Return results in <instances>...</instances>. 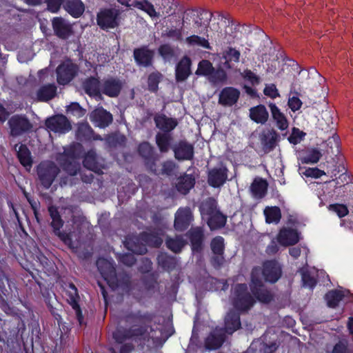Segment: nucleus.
Masks as SVG:
<instances>
[{
	"instance_id": "nucleus-22",
	"label": "nucleus",
	"mask_w": 353,
	"mask_h": 353,
	"mask_svg": "<svg viewBox=\"0 0 353 353\" xmlns=\"http://www.w3.org/2000/svg\"><path fill=\"white\" fill-rule=\"evenodd\" d=\"M279 140L280 135L274 129L264 131L260 135L261 143L265 153L274 150Z\"/></svg>"
},
{
	"instance_id": "nucleus-7",
	"label": "nucleus",
	"mask_w": 353,
	"mask_h": 353,
	"mask_svg": "<svg viewBox=\"0 0 353 353\" xmlns=\"http://www.w3.org/2000/svg\"><path fill=\"white\" fill-rule=\"evenodd\" d=\"M34 252L32 254V259L35 261L37 264L28 265L23 266V268L29 273L33 279L40 285V283L37 280L39 272L43 271L50 272L53 269L52 263L41 252L38 248H34Z\"/></svg>"
},
{
	"instance_id": "nucleus-50",
	"label": "nucleus",
	"mask_w": 353,
	"mask_h": 353,
	"mask_svg": "<svg viewBox=\"0 0 353 353\" xmlns=\"http://www.w3.org/2000/svg\"><path fill=\"white\" fill-rule=\"evenodd\" d=\"M337 173H341L338 177H336L333 181H335L334 188L344 187L352 182V177L347 173V169L343 165L338 166Z\"/></svg>"
},
{
	"instance_id": "nucleus-36",
	"label": "nucleus",
	"mask_w": 353,
	"mask_h": 353,
	"mask_svg": "<svg viewBox=\"0 0 353 353\" xmlns=\"http://www.w3.org/2000/svg\"><path fill=\"white\" fill-rule=\"evenodd\" d=\"M239 97V90H221L219 103L225 107H231L238 101Z\"/></svg>"
},
{
	"instance_id": "nucleus-41",
	"label": "nucleus",
	"mask_w": 353,
	"mask_h": 353,
	"mask_svg": "<svg viewBox=\"0 0 353 353\" xmlns=\"http://www.w3.org/2000/svg\"><path fill=\"white\" fill-rule=\"evenodd\" d=\"M268 183L263 178H256L250 185V190L253 196L256 198H263L268 191Z\"/></svg>"
},
{
	"instance_id": "nucleus-59",
	"label": "nucleus",
	"mask_w": 353,
	"mask_h": 353,
	"mask_svg": "<svg viewBox=\"0 0 353 353\" xmlns=\"http://www.w3.org/2000/svg\"><path fill=\"white\" fill-rule=\"evenodd\" d=\"M322 157L321 151L317 148H312L307 152L305 156L301 158V162L303 163H316L319 162Z\"/></svg>"
},
{
	"instance_id": "nucleus-60",
	"label": "nucleus",
	"mask_w": 353,
	"mask_h": 353,
	"mask_svg": "<svg viewBox=\"0 0 353 353\" xmlns=\"http://www.w3.org/2000/svg\"><path fill=\"white\" fill-rule=\"evenodd\" d=\"M210 248L214 254L223 255L225 250L223 237L217 236L213 238L210 243Z\"/></svg>"
},
{
	"instance_id": "nucleus-47",
	"label": "nucleus",
	"mask_w": 353,
	"mask_h": 353,
	"mask_svg": "<svg viewBox=\"0 0 353 353\" xmlns=\"http://www.w3.org/2000/svg\"><path fill=\"white\" fill-rule=\"evenodd\" d=\"M83 165L85 168L97 174L102 172L94 152L89 151L86 153L83 160Z\"/></svg>"
},
{
	"instance_id": "nucleus-52",
	"label": "nucleus",
	"mask_w": 353,
	"mask_h": 353,
	"mask_svg": "<svg viewBox=\"0 0 353 353\" xmlns=\"http://www.w3.org/2000/svg\"><path fill=\"white\" fill-rule=\"evenodd\" d=\"M17 157L20 163L24 167H31L32 159L28 148L25 144H21L17 152Z\"/></svg>"
},
{
	"instance_id": "nucleus-48",
	"label": "nucleus",
	"mask_w": 353,
	"mask_h": 353,
	"mask_svg": "<svg viewBox=\"0 0 353 353\" xmlns=\"http://www.w3.org/2000/svg\"><path fill=\"white\" fill-rule=\"evenodd\" d=\"M158 54L165 62H171L176 57V52L170 43H163L158 48Z\"/></svg>"
},
{
	"instance_id": "nucleus-58",
	"label": "nucleus",
	"mask_w": 353,
	"mask_h": 353,
	"mask_svg": "<svg viewBox=\"0 0 353 353\" xmlns=\"http://www.w3.org/2000/svg\"><path fill=\"white\" fill-rule=\"evenodd\" d=\"M185 41L189 46H197L208 50L211 49V46L208 40L198 35L193 34L188 37L185 39Z\"/></svg>"
},
{
	"instance_id": "nucleus-2",
	"label": "nucleus",
	"mask_w": 353,
	"mask_h": 353,
	"mask_svg": "<svg viewBox=\"0 0 353 353\" xmlns=\"http://www.w3.org/2000/svg\"><path fill=\"white\" fill-rule=\"evenodd\" d=\"M288 66H292L294 70L298 72V77L296 78L297 82L299 83L300 88H318L325 86V79L315 68L310 70H299L300 66L297 62L294 60L290 61Z\"/></svg>"
},
{
	"instance_id": "nucleus-39",
	"label": "nucleus",
	"mask_w": 353,
	"mask_h": 353,
	"mask_svg": "<svg viewBox=\"0 0 353 353\" xmlns=\"http://www.w3.org/2000/svg\"><path fill=\"white\" fill-rule=\"evenodd\" d=\"M272 119L276 123V126L281 130H285L288 128V121L285 115L281 112L280 109L274 103L268 104Z\"/></svg>"
},
{
	"instance_id": "nucleus-54",
	"label": "nucleus",
	"mask_w": 353,
	"mask_h": 353,
	"mask_svg": "<svg viewBox=\"0 0 353 353\" xmlns=\"http://www.w3.org/2000/svg\"><path fill=\"white\" fill-rule=\"evenodd\" d=\"M59 163L63 170L71 176L77 175L80 170V165L75 160L60 159Z\"/></svg>"
},
{
	"instance_id": "nucleus-17",
	"label": "nucleus",
	"mask_w": 353,
	"mask_h": 353,
	"mask_svg": "<svg viewBox=\"0 0 353 353\" xmlns=\"http://www.w3.org/2000/svg\"><path fill=\"white\" fill-rule=\"evenodd\" d=\"M228 169L225 165L214 167L208 172L207 181L210 186L218 188L223 186L228 180Z\"/></svg>"
},
{
	"instance_id": "nucleus-45",
	"label": "nucleus",
	"mask_w": 353,
	"mask_h": 353,
	"mask_svg": "<svg viewBox=\"0 0 353 353\" xmlns=\"http://www.w3.org/2000/svg\"><path fill=\"white\" fill-rule=\"evenodd\" d=\"M227 217L220 210L208 218L207 223L211 230L223 228L225 225Z\"/></svg>"
},
{
	"instance_id": "nucleus-1",
	"label": "nucleus",
	"mask_w": 353,
	"mask_h": 353,
	"mask_svg": "<svg viewBox=\"0 0 353 353\" xmlns=\"http://www.w3.org/2000/svg\"><path fill=\"white\" fill-rule=\"evenodd\" d=\"M154 317V313L141 310L126 312L123 321L128 327H122L114 332L115 341L121 344L128 340L140 344L149 342L151 339L150 334L154 330L152 325Z\"/></svg>"
},
{
	"instance_id": "nucleus-13",
	"label": "nucleus",
	"mask_w": 353,
	"mask_h": 353,
	"mask_svg": "<svg viewBox=\"0 0 353 353\" xmlns=\"http://www.w3.org/2000/svg\"><path fill=\"white\" fill-rule=\"evenodd\" d=\"M212 14L205 10L188 9L185 11L183 17V25H190L199 28L202 26H208L211 20Z\"/></svg>"
},
{
	"instance_id": "nucleus-27",
	"label": "nucleus",
	"mask_w": 353,
	"mask_h": 353,
	"mask_svg": "<svg viewBox=\"0 0 353 353\" xmlns=\"http://www.w3.org/2000/svg\"><path fill=\"white\" fill-rule=\"evenodd\" d=\"M191 59L185 55L177 63L175 68V78L177 82L185 81L191 74Z\"/></svg>"
},
{
	"instance_id": "nucleus-16",
	"label": "nucleus",
	"mask_w": 353,
	"mask_h": 353,
	"mask_svg": "<svg viewBox=\"0 0 353 353\" xmlns=\"http://www.w3.org/2000/svg\"><path fill=\"white\" fill-rule=\"evenodd\" d=\"M262 274L266 282L275 283L282 275V268L275 260H268L263 262Z\"/></svg>"
},
{
	"instance_id": "nucleus-57",
	"label": "nucleus",
	"mask_w": 353,
	"mask_h": 353,
	"mask_svg": "<svg viewBox=\"0 0 353 353\" xmlns=\"http://www.w3.org/2000/svg\"><path fill=\"white\" fill-rule=\"evenodd\" d=\"M200 208L201 214L208 217L219 210L217 208V203L214 199H209L203 202Z\"/></svg>"
},
{
	"instance_id": "nucleus-6",
	"label": "nucleus",
	"mask_w": 353,
	"mask_h": 353,
	"mask_svg": "<svg viewBox=\"0 0 353 353\" xmlns=\"http://www.w3.org/2000/svg\"><path fill=\"white\" fill-rule=\"evenodd\" d=\"M62 287L66 296V301L74 311L79 326L85 325L86 323L84 321V316L79 305L80 296L77 288L72 282H64Z\"/></svg>"
},
{
	"instance_id": "nucleus-15",
	"label": "nucleus",
	"mask_w": 353,
	"mask_h": 353,
	"mask_svg": "<svg viewBox=\"0 0 353 353\" xmlns=\"http://www.w3.org/2000/svg\"><path fill=\"white\" fill-rule=\"evenodd\" d=\"M46 128L54 132L65 134L72 129L68 118L63 114H55L45 121Z\"/></svg>"
},
{
	"instance_id": "nucleus-9",
	"label": "nucleus",
	"mask_w": 353,
	"mask_h": 353,
	"mask_svg": "<svg viewBox=\"0 0 353 353\" xmlns=\"http://www.w3.org/2000/svg\"><path fill=\"white\" fill-rule=\"evenodd\" d=\"M96 20L103 30L114 29L120 25V12L115 8H102L97 12Z\"/></svg>"
},
{
	"instance_id": "nucleus-61",
	"label": "nucleus",
	"mask_w": 353,
	"mask_h": 353,
	"mask_svg": "<svg viewBox=\"0 0 353 353\" xmlns=\"http://www.w3.org/2000/svg\"><path fill=\"white\" fill-rule=\"evenodd\" d=\"M243 81L251 86H256L261 83V77L252 70L246 69L241 73Z\"/></svg>"
},
{
	"instance_id": "nucleus-34",
	"label": "nucleus",
	"mask_w": 353,
	"mask_h": 353,
	"mask_svg": "<svg viewBox=\"0 0 353 353\" xmlns=\"http://www.w3.org/2000/svg\"><path fill=\"white\" fill-rule=\"evenodd\" d=\"M195 177L193 174L184 173L177 179L176 190L181 194H188L195 185Z\"/></svg>"
},
{
	"instance_id": "nucleus-8",
	"label": "nucleus",
	"mask_w": 353,
	"mask_h": 353,
	"mask_svg": "<svg viewBox=\"0 0 353 353\" xmlns=\"http://www.w3.org/2000/svg\"><path fill=\"white\" fill-rule=\"evenodd\" d=\"M249 286L252 296L256 301L265 304H268L273 301L274 295L264 285L263 281L259 276L256 275L254 272L251 273Z\"/></svg>"
},
{
	"instance_id": "nucleus-42",
	"label": "nucleus",
	"mask_w": 353,
	"mask_h": 353,
	"mask_svg": "<svg viewBox=\"0 0 353 353\" xmlns=\"http://www.w3.org/2000/svg\"><path fill=\"white\" fill-rule=\"evenodd\" d=\"M186 243V241L181 235H176L174 237L167 236L165 239L166 247L175 254L180 253Z\"/></svg>"
},
{
	"instance_id": "nucleus-56",
	"label": "nucleus",
	"mask_w": 353,
	"mask_h": 353,
	"mask_svg": "<svg viewBox=\"0 0 353 353\" xmlns=\"http://www.w3.org/2000/svg\"><path fill=\"white\" fill-rule=\"evenodd\" d=\"M213 68L214 66L209 60L202 59L198 63L195 74L197 76H203L208 78L213 71Z\"/></svg>"
},
{
	"instance_id": "nucleus-38",
	"label": "nucleus",
	"mask_w": 353,
	"mask_h": 353,
	"mask_svg": "<svg viewBox=\"0 0 353 353\" xmlns=\"http://www.w3.org/2000/svg\"><path fill=\"white\" fill-rule=\"evenodd\" d=\"M140 236H128L124 241L125 247L134 254H144L148 252V249L145 243L140 242Z\"/></svg>"
},
{
	"instance_id": "nucleus-10",
	"label": "nucleus",
	"mask_w": 353,
	"mask_h": 353,
	"mask_svg": "<svg viewBox=\"0 0 353 353\" xmlns=\"http://www.w3.org/2000/svg\"><path fill=\"white\" fill-rule=\"evenodd\" d=\"M9 281L8 276L4 272L0 273V308L7 315L13 317L17 316V319L21 321L19 310L12 306L8 301L10 292L6 285H8L10 287Z\"/></svg>"
},
{
	"instance_id": "nucleus-26",
	"label": "nucleus",
	"mask_w": 353,
	"mask_h": 353,
	"mask_svg": "<svg viewBox=\"0 0 353 353\" xmlns=\"http://www.w3.org/2000/svg\"><path fill=\"white\" fill-rule=\"evenodd\" d=\"M193 253H200L203 249L204 232L202 228H191L187 233Z\"/></svg>"
},
{
	"instance_id": "nucleus-31",
	"label": "nucleus",
	"mask_w": 353,
	"mask_h": 353,
	"mask_svg": "<svg viewBox=\"0 0 353 353\" xmlns=\"http://www.w3.org/2000/svg\"><path fill=\"white\" fill-rule=\"evenodd\" d=\"M277 241L283 246L294 245L299 241V234L295 229L283 228L280 230Z\"/></svg>"
},
{
	"instance_id": "nucleus-14",
	"label": "nucleus",
	"mask_w": 353,
	"mask_h": 353,
	"mask_svg": "<svg viewBox=\"0 0 353 353\" xmlns=\"http://www.w3.org/2000/svg\"><path fill=\"white\" fill-rule=\"evenodd\" d=\"M8 125L10 128V135L17 137L29 132L32 128V124L26 115L14 114L12 116Z\"/></svg>"
},
{
	"instance_id": "nucleus-25",
	"label": "nucleus",
	"mask_w": 353,
	"mask_h": 353,
	"mask_svg": "<svg viewBox=\"0 0 353 353\" xmlns=\"http://www.w3.org/2000/svg\"><path fill=\"white\" fill-rule=\"evenodd\" d=\"M37 77L34 83V88H57L54 83V73L49 68L39 70Z\"/></svg>"
},
{
	"instance_id": "nucleus-3",
	"label": "nucleus",
	"mask_w": 353,
	"mask_h": 353,
	"mask_svg": "<svg viewBox=\"0 0 353 353\" xmlns=\"http://www.w3.org/2000/svg\"><path fill=\"white\" fill-rule=\"evenodd\" d=\"M19 319H0V343H2L7 352L12 353L19 344Z\"/></svg>"
},
{
	"instance_id": "nucleus-33",
	"label": "nucleus",
	"mask_w": 353,
	"mask_h": 353,
	"mask_svg": "<svg viewBox=\"0 0 353 353\" xmlns=\"http://www.w3.org/2000/svg\"><path fill=\"white\" fill-rule=\"evenodd\" d=\"M225 332L223 329L215 330L205 339V347L208 350H217L225 341Z\"/></svg>"
},
{
	"instance_id": "nucleus-46",
	"label": "nucleus",
	"mask_w": 353,
	"mask_h": 353,
	"mask_svg": "<svg viewBox=\"0 0 353 353\" xmlns=\"http://www.w3.org/2000/svg\"><path fill=\"white\" fill-rule=\"evenodd\" d=\"M208 79L213 85H223L227 82L228 75L226 72L221 67L214 68Z\"/></svg>"
},
{
	"instance_id": "nucleus-11",
	"label": "nucleus",
	"mask_w": 353,
	"mask_h": 353,
	"mask_svg": "<svg viewBox=\"0 0 353 353\" xmlns=\"http://www.w3.org/2000/svg\"><path fill=\"white\" fill-rule=\"evenodd\" d=\"M97 267L103 279L112 288L119 287L120 283L116 272L114 262L106 259L99 258L97 261Z\"/></svg>"
},
{
	"instance_id": "nucleus-18",
	"label": "nucleus",
	"mask_w": 353,
	"mask_h": 353,
	"mask_svg": "<svg viewBox=\"0 0 353 353\" xmlns=\"http://www.w3.org/2000/svg\"><path fill=\"white\" fill-rule=\"evenodd\" d=\"M77 67L72 63H62L56 69L57 80L59 85H65L76 76Z\"/></svg>"
},
{
	"instance_id": "nucleus-4",
	"label": "nucleus",
	"mask_w": 353,
	"mask_h": 353,
	"mask_svg": "<svg viewBox=\"0 0 353 353\" xmlns=\"http://www.w3.org/2000/svg\"><path fill=\"white\" fill-rule=\"evenodd\" d=\"M231 301L235 310L241 312H248L256 303L246 283H236L232 287Z\"/></svg>"
},
{
	"instance_id": "nucleus-32",
	"label": "nucleus",
	"mask_w": 353,
	"mask_h": 353,
	"mask_svg": "<svg viewBox=\"0 0 353 353\" xmlns=\"http://www.w3.org/2000/svg\"><path fill=\"white\" fill-rule=\"evenodd\" d=\"M156 127L162 131V133H170L178 125L176 119L169 118L163 114H157L154 117Z\"/></svg>"
},
{
	"instance_id": "nucleus-51",
	"label": "nucleus",
	"mask_w": 353,
	"mask_h": 353,
	"mask_svg": "<svg viewBox=\"0 0 353 353\" xmlns=\"http://www.w3.org/2000/svg\"><path fill=\"white\" fill-rule=\"evenodd\" d=\"M344 294L342 291L338 290H330L325 295V299L327 305L330 308H336L341 301L343 300Z\"/></svg>"
},
{
	"instance_id": "nucleus-29",
	"label": "nucleus",
	"mask_w": 353,
	"mask_h": 353,
	"mask_svg": "<svg viewBox=\"0 0 353 353\" xmlns=\"http://www.w3.org/2000/svg\"><path fill=\"white\" fill-rule=\"evenodd\" d=\"M90 119L91 121L101 128L108 127L113 121L112 115L102 108L92 111Z\"/></svg>"
},
{
	"instance_id": "nucleus-20",
	"label": "nucleus",
	"mask_w": 353,
	"mask_h": 353,
	"mask_svg": "<svg viewBox=\"0 0 353 353\" xmlns=\"http://www.w3.org/2000/svg\"><path fill=\"white\" fill-rule=\"evenodd\" d=\"M194 216L189 207L179 208L175 213L174 226L176 231L183 232L191 225Z\"/></svg>"
},
{
	"instance_id": "nucleus-30",
	"label": "nucleus",
	"mask_w": 353,
	"mask_h": 353,
	"mask_svg": "<svg viewBox=\"0 0 353 353\" xmlns=\"http://www.w3.org/2000/svg\"><path fill=\"white\" fill-rule=\"evenodd\" d=\"M240 312L238 310H230L225 317L224 331L228 334H232L241 327Z\"/></svg>"
},
{
	"instance_id": "nucleus-44",
	"label": "nucleus",
	"mask_w": 353,
	"mask_h": 353,
	"mask_svg": "<svg viewBox=\"0 0 353 353\" xmlns=\"http://www.w3.org/2000/svg\"><path fill=\"white\" fill-rule=\"evenodd\" d=\"M131 6L147 13L151 18L159 17V14L156 12L153 4L148 0H134Z\"/></svg>"
},
{
	"instance_id": "nucleus-23",
	"label": "nucleus",
	"mask_w": 353,
	"mask_h": 353,
	"mask_svg": "<svg viewBox=\"0 0 353 353\" xmlns=\"http://www.w3.org/2000/svg\"><path fill=\"white\" fill-rule=\"evenodd\" d=\"M76 138L78 141L81 142L103 140L101 136L96 134L87 122L78 124L76 131Z\"/></svg>"
},
{
	"instance_id": "nucleus-40",
	"label": "nucleus",
	"mask_w": 353,
	"mask_h": 353,
	"mask_svg": "<svg viewBox=\"0 0 353 353\" xmlns=\"http://www.w3.org/2000/svg\"><path fill=\"white\" fill-rule=\"evenodd\" d=\"M157 260L158 265L168 272L174 270L177 265L176 258L166 252H161L159 254Z\"/></svg>"
},
{
	"instance_id": "nucleus-64",
	"label": "nucleus",
	"mask_w": 353,
	"mask_h": 353,
	"mask_svg": "<svg viewBox=\"0 0 353 353\" xmlns=\"http://www.w3.org/2000/svg\"><path fill=\"white\" fill-rule=\"evenodd\" d=\"M305 133L299 128L294 127L292 130L291 134L288 137V141L294 145H296L301 142V141L305 136Z\"/></svg>"
},
{
	"instance_id": "nucleus-28",
	"label": "nucleus",
	"mask_w": 353,
	"mask_h": 353,
	"mask_svg": "<svg viewBox=\"0 0 353 353\" xmlns=\"http://www.w3.org/2000/svg\"><path fill=\"white\" fill-rule=\"evenodd\" d=\"M163 231L159 229H154L150 232H142L140 233V239L145 245L152 248H159L163 243Z\"/></svg>"
},
{
	"instance_id": "nucleus-37",
	"label": "nucleus",
	"mask_w": 353,
	"mask_h": 353,
	"mask_svg": "<svg viewBox=\"0 0 353 353\" xmlns=\"http://www.w3.org/2000/svg\"><path fill=\"white\" fill-rule=\"evenodd\" d=\"M63 8L74 18L80 17L85 10V6L81 0H64Z\"/></svg>"
},
{
	"instance_id": "nucleus-24",
	"label": "nucleus",
	"mask_w": 353,
	"mask_h": 353,
	"mask_svg": "<svg viewBox=\"0 0 353 353\" xmlns=\"http://www.w3.org/2000/svg\"><path fill=\"white\" fill-rule=\"evenodd\" d=\"M172 150L175 159L179 161H190L194 158V146L186 141H180Z\"/></svg>"
},
{
	"instance_id": "nucleus-19",
	"label": "nucleus",
	"mask_w": 353,
	"mask_h": 353,
	"mask_svg": "<svg viewBox=\"0 0 353 353\" xmlns=\"http://www.w3.org/2000/svg\"><path fill=\"white\" fill-rule=\"evenodd\" d=\"M154 57V51L149 48L148 45H143L136 48L133 50V57L135 63L145 68L152 65Z\"/></svg>"
},
{
	"instance_id": "nucleus-43",
	"label": "nucleus",
	"mask_w": 353,
	"mask_h": 353,
	"mask_svg": "<svg viewBox=\"0 0 353 353\" xmlns=\"http://www.w3.org/2000/svg\"><path fill=\"white\" fill-rule=\"evenodd\" d=\"M172 139L170 133L158 132L156 134V144L161 153H167L170 150Z\"/></svg>"
},
{
	"instance_id": "nucleus-21",
	"label": "nucleus",
	"mask_w": 353,
	"mask_h": 353,
	"mask_svg": "<svg viewBox=\"0 0 353 353\" xmlns=\"http://www.w3.org/2000/svg\"><path fill=\"white\" fill-rule=\"evenodd\" d=\"M52 27L54 35L62 40L68 39L73 34L72 26L61 17L52 19Z\"/></svg>"
},
{
	"instance_id": "nucleus-35",
	"label": "nucleus",
	"mask_w": 353,
	"mask_h": 353,
	"mask_svg": "<svg viewBox=\"0 0 353 353\" xmlns=\"http://www.w3.org/2000/svg\"><path fill=\"white\" fill-rule=\"evenodd\" d=\"M250 119L257 124H265L269 119V113L264 105L259 104L249 110Z\"/></svg>"
},
{
	"instance_id": "nucleus-49",
	"label": "nucleus",
	"mask_w": 353,
	"mask_h": 353,
	"mask_svg": "<svg viewBox=\"0 0 353 353\" xmlns=\"http://www.w3.org/2000/svg\"><path fill=\"white\" fill-rule=\"evenodd\" d=\"M263 213L267 223L277 224L281 221V212L278 206H268L264 209Z\"/></svg>"
},
{
	"instance_id": "nucleus-63",
	"label": "nucleus",
	"mask_w": 353,
	"mask_h": 353,
	"mask_svg": "<svg viewBox=\"0 0 353 353\" xmlns=\"http://www.w3.org/2000/svg\"><path fill=\"white\" fill-rule=\"evenodd\" d=\"M57 90H38L37 93V99L39 101L47 102L57 95Z\"/></svg>"
},
{
	"instance_id": "nucleus-12",
	"label": "nucleus",
	"mask_w": 353,
	"mask_h": 353,
	"mask_svg": "<svg viewBox=\"0 0 353 353\" xmlns=\"http://www.w3.org/2000/svg\"><path fill=\"white\" fill-rule=\"evenodd\" d=\"M139 155L142 158L146 169L152 173L157 174V161L158 155L154 147L148 141L139 144L137 148Z\"/></svg>"
},
{
	"instance_id": "nucleus-53",
	"label": "nucleus",
	"mask_w": 353,
	"mask_h": 353,
	"mask_svg": "<svg viewBox=\"0 0 353 353\" xmlns=\"http://www.w3.org/2000/svg\"><path fill=\"white\" fill-rule=\"evenodd\" d=\"M49 214L52 219V222L50 223V226L52 228L53 232L61 230V228L63 225V221L61 219V216L58 211V209L53 205L48 207Z\"/></svg>"
},
{
	"instance_id": "nucleus-55",
	"label": "nucleus",
	"mask_w": 353,
	"mask_h": 353,
	"mask_svg": "<svg viewBox=\"0 0 353 353\" xmlns=\"http://www.w3.org/2000/svg\"><path fill=\"white\" fill-rule=\"evenodd\" d=\"M241 53L240 52L232 47H229L223 53V57L225 59L224 65L228 68H231L230 63H238L239 61Z\"/></svg>"
},
{
	"instance_id": "nucleus-62",
	"label": "nucleus",
	"mask_w": 353,
	"mask_h": 353,
	"mask_svg": "<svg viewBox=\"0 0 353 353\" xmlns=\"http://www.w3.org/2000/svg\"><path fill=\"white\" fill-rule=\"evenodd\" d=\"M81 148L80 143L70 145L68 148L64 150L61 159H68L75 160L79 157V150Z\"/></svg>"
},
{
	"instance_id": "nucleus-5",
	"label": "nucleus",
	"mask_w": 353,
	"mask_h": 353,
	"mask_svg": "<svg viewBox=\"0 0 353 353\" xmlns=\"http://www.w3.org/2000/svg\"><path fill=\"white\" fill-rule=\"evenodd\" d=\"M59 172V168L50 161H42L37 167L38 179L45 189L50 188Z\"/></svg>"
}]
</instances>
